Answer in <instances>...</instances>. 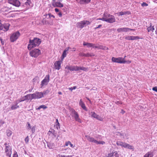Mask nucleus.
<instances>
[{
	"label": "nucleus",
	"instance_id": "9d476101",
	"mask_svg": "<svg viewBox=\"0 0 157 157\" xmlns=\"http://www.w3.org/2000/svg\"><path fill=\"white\" fill-rule=\"evenodd\" d=\"M8 3L11 4L19 7L20 6V2L18 0H8Z\"/></svg>",
	"mask_w": 157,
	"mask_h": 157
},
{
	"label": "nucleus",
	"instance_id": "864d4df0",
	"mask_svg": "<svg viewBox=\"0 0 157 157\" xmlns=\"http://www.w3.org/2000/svg\"><path fill=\"white\" fill-rule=\"evenodd\" d=\"M56 124L57 125H58V126L59 127L60 126V124L58 122V120L57 119L56 120Z\"/></svg>",
	"mask_w": 157,
	"mask_h": 157
},
{
	"label": "nucleus",
	"instance_id": "0eeeda50",
	"mask_svg": "<svg viewBox=\"0 0 157 157\" xmlns=\"http://www.w3.org/2000/svg\"><path fill=\"white\" fill-rule=\"evenodd\" d=\"M20 33L18 31H17L13 33L10 36V40L11 42H13L15 41L20 36Z\"/></svg>",
	"mask_w": 157,
	"mask_h": 157
},
{
	"label": "nucleus",
	"instance_id": "c9c22d12",
	"mask_svg": "<svg viewBox=\"0 0 157 157\" xmlns=\"http://www.w3.org/2000/svg\"><path fill=\"white\" fill-rule=\"evenodd\" d=\"M39 79V78L37 76H36L35 77V78L33 80V82L34 84L35 82H38V80Z\"/></svg>",
	"mask_w": 157,
	"mask_h": 157
},
{
	"label": "nucleus",
	"instance_id": "338daca9",
	"mask_svg": "<svg viewBox=\"0 0 157 157\" xmlns=\"http://www.w3.org/2000/svg\"><path fill=\"white\" fill-rule=\"evenodd\" d=\"M59 155V157H65V155Z\"/></svg>",
	"mask_w": 157,
	"mask_h": 157
},
{
	"label": "nucleus",
	"instance_id": "dca6fc26",
	"mask_svg": "<svg viewBox=\"0 0 157 157\" xmlns=\"http://www.w3.org/2000/svg\"><path fill=\"white\" fill-rule=\"evenodd\" d=\"M119 155L117 151H113L108 154L107 157H119Z\"/></svg>",
	"mask_w": 157,
	"mask_h": 157
},
{
	"label": "nucleus",
	"instance_id": "c03bdc74",
	"mask_svg": "<svg viewBox=\"0 0 157 157\" xmlns=\"http://www.w3.org/2000/svg\"><path fill=\"white\" fill-rule=\"evenodd\" d=\"M131 36H127L125 37V39L128 40H131Z\"/></svg>",
	"mask_w": 157,
	"mask_h": 157
},
{
	"label": "nucleus",
	"instance_id": "37998d69",
	"mask_svg": "<svg viewBox=\"0 0 157 157\" xmlns=\"http://www.w3.org/2000/svg\"><path fill=\"white\" fill-rule=\"evenodd\" d=\"M27 129H30L31 128V126L30 123L29 122H28L27 123Z\"/></svg>",
	"mask_w": 157,
	"mask_h": 157
},
{
	"label": "nucleus",
	"instance_id": "58836bf2",
	"mask_svg": "<svg viewBox=\"0 0 157 157\" xmlns=\"http://www.w3.org/2000/svg\"><path fill=\"white\" fill-rule=\"evenodd\" d=\"M78 55L79 56L81 57H86V54L82 52H81L79 53L78 54Z\"/></svg>",
	"mask_w": 157,
	"mask_h": 157
},
{
	"label": "nucleus",
	"instance_id": "cd10ccee",
	"mask_svg": "<svg viewBox=\"0 0 157 157\" xmlns=\"http://www.w3.org/2000/svg\"><path fill=\"white\" fill-rule=\"evenodd\" d=\"M32 2L31 0H27L26 2H25V4L28 7H29L31 6Z\"/></svg>",
	"mask_w": 157,
	"mask_h": 157
},
{
	"label": "nucleus",
	"instance_id": "7c9ffc66",
	"mask_svg": "<svg viewBox=\"0 0 157 157\" xmlns=\"http://www.w3.org/2000/svg\"><path fill=\"white\" fill-rule=\"evenodd\" d=\"M19 107V106L17 105V103L15 105H13L11 107L12 110H14Z\"/></svg>",
	"mask_w": 157,
	"mask_h": 157
},
{
	"label": "nucleus",
	"instance_id": "4468645a",
	"mask_svg": "<svg viewBox=\"0 0 157 157\" xmlns=\"http://www.w3.org/2000/svg\"><path fill=\"white\" fill-rule=\"evenodd\" d=\"M135 30L134 29H130L128 28H118L117 29V31L118 33L127 32L129 30L134 31Z\"/></svg>",
	"mask_w": 157,
	"mask_h": 157
},
{
	"label": "nucleus",
	"instance_id": "a18cd8bd",
	"mask_svg": "<svg viewBox=\"0 0 157 157\" xmlns=\"http://www.w3.org/2000/svg\"><path fill=\"white\" fill-rule=\"evenodd\" d=\"M124 15H129L131 13L130 11H127L125 12H124Z\"/></svg>",
	"mask_w": 157,
	"mask_h": 157
},
{
	"label": "nucleus",
	"instance_id": "f704fd0d",
	"mask_svg": "<svg viewBox=\"0 0 157 157\" xmlns=\"http://www.w3.org/2000/svg\"><path fill=\"white\" fill-rule=\"evenodd\" d=\"M79 67L73 66V71H79Z\"/></svg>",
	"mask_w": 157,
	"mask_h": 157
},
{
	"label": "nucleus",
	"instance_id": "ea45409f",
	"mask_svg": "<svg viewBox=\"0 0 157 157\" xmlns=\"http://www.w3.org/2000/svg\"><path fill=\"white\" fill-rule=\"evenodd\" d=\"M105 144V142L104 141H97V143H96V144Z\"/></svg>",
	"mask_w": 157,
	"mask_h": 157
},
{
	"label": "nucleus",
	"instance_id": "49530a36",
	"mask_svg": "<svg viewBox=\"0 0 157 157\" xmlns=\"http://www.w3.org/2000/svg\"><path fill=\"white\" fill-rule=\"evenodd\" d=\"M8 8H9V10H11L10 12H13V11H17V10H15V9L14 8H13L12 7H10L9 8L8 7Z\"/></svg>",
	"mask_w": 157,
	"mask_h": 157
},
{
	"label": "nucleus",
	"instance_id": "774afa93",
	"mask_svg": "<svg viewBox=\"0 0 157 157\" xmlns=\"http://www.w3.org/2000/svg\"><path fill=\"white\" fill-rule=\"evenodd\" d=\"M72 157V156H71V155H68V156H66L65 155V157Z\"/></svg>",
	"mask_w": 157,
	"mask_h": 157
},
{
	"label": "nucleus",
	"instance_id": "13d9d810",
	"mask_svg": "<svg viewBox=\"0 0 157 157\" xmlns=\"http://www.w3.org/2000/svg\"><path fill=\"white\" fill-rule=\"evenodd\" d=\"M102 25H99L97 27H96L94 29H96L98 28H100L102 26Z\"/></svg>",
	"mask_w": 157,
	"mask_h": 157
},
{
	"label": "nucleus",
	"instance_id": "6ab92c4d",
	"mask_svg": "<svg viewBox=\"0 0 157 157\" xmlns=\"http://www.w3.org/2000/svg\"><path fill=\"white\" fill-rule=\"evenodd\" d=\"M24 98V100H25V101L29 100H32L34 99L33 96V94H27L25 96Z\"/></svg>",
	"mask_w": 157,
	"mask_h": 157
},
{
	"label": "nucleus",
	"instance_id": "bf43d9fd",
	"mask_svg": "<svg viewBox=\"0 0 157 157\" xmlns=\"http://www.w3.org/2000/svg\"><path fill=\"white\" fill-rule=\"evenodd\" d=\"M95 47H97V46H96L95 45V44L92 43L90 47H92L93 48H95Z\"/></svg>",
	"mask_w": 157,
	"mask_h": 157
},
{
	"label": "nucleus",
	"instance_id": "f257e3e1",
	"mask_svg": "<svg viewBox=\"0 0 157 157\" xmlns=\"http://www.w3.org/2000/svg\"><path fill=\"white\" fill-rule=\"evenodd\" d=\"M41 42V40L37 37H34L33 39H30L27 46L28 49L30 50L32 48L38 46Z\"/></svg>",
	"mask_w": 157,
	"mask_h": 157
},
{
	"label": "nucleus",
	"instance_id": "de8ad7c7",
	"mask_svg": "<svg viewBox=\"0 0 157 157\" xmlns=\"http://www.w3.org/2000/svg\"><path fill=\"white\" fill-rule=\"evenodd\" d=\"M25 141L26 143H28L29 141V137L28 136H27L25 139Z\"/></svg>",
	"mask_w": 157,
	"mask_h": 157
},
{
	"label": "nucleus",
	"instance_id": "e433bc0d",
	"mask_svg": "<svg viewBox=\"0 0 157 157\" xmlns=\"http://www.w3.org/2000/svg\"><path fill=\"white\" fill-rule=\"evenodd\" d=\"M79 71L82 70L84 71H86L88 70L87 68L84 67H79Z\"/></svg>",
	"mask_w": 157,
	"mask_h": 157
},
{
	"label": "nucleus",
	"instance_id": "603ef678",
	"mask_svg": "<svg viewBox=\"0 0 157 157\" xmlns=\"http://www.w3.org/2000/svg\"><path fill=\"white\" fill-rule=\"evenodd\" d=\"M141 6H148V4L145 2H143L141 4Z\"/></svg>",
	"mask_w": 157,
	"mask_h": 157
},
{
	"label": "nucleus",
	"instance_id": "a211bd4d",
	"mask_svg": "<svg viewBox=\"0 0 157 157\" xmlns=\"http://www.w3.org/2000/svg\"><path fill=\"white\" fill-rule=\"evenodd\" d=\"M70 48V47H68L66 48L63 51L62 56H61V59L62 61H63V59L66 56L67 54L66 52L68 51Z\"/></svg>",
	"mask_w": 157,
	"mask_h": 157
},
{
	"label": "nucleus",
	"instance_id": "680f3d73",
	"mask_svg": "<svg viewBox=\"0 0 157 157\" xmlns=\"http://www.w3.org/2000/svg\"><path fill=\"white\" fill-rule=\"evenodd\" d=\"M58 14L59 17H61L62 15V14L61 12H59V13H58Z\"/></svg>",
	"mask_w": 157,
	"mask_h": 157
},
{
	"label": "nucleus",
	"instance_id": "e2e57ef3",
	"mask_svg": "<svg viewBox=\"0 0 157 157\" xmlns=\"http://www.w3.org/2000/svg\"><path fill=\"white\" fill-rule=\"evenodd\" d=\"M55 11L56 12H59V9L57 8L55 9Z\"/></svg>",
	"mask_w": 157,
	"mask_h": 157
},
{
	"label": "nucleus",
	"instance_id": "f03ea898",
	"mask_svg": "<svg viewBox=\"0 0 157 157\" xmlns=\"http://www.w3.org/2000/svg\"><path fill=\"white\" fill-rule=\"evenodd\" d=\"M98 20H101L104 21H106L109 23H113L115 21V18L114 17L110 15L107 12H105L102 18H98Z\"/></svg>",
	"mask_w": 157,
	"mask_h": 157
},
{
	"label": "nucleus",
	"instance_id": "2eb2a0df",
	"mask_svg": "<svg viewBox=\"0 0 157 157\" xmlns=\"http://www.w3.org/2000/svg\"><path fill=\"white\" fill-rule=\"evenodd\" d=\"M91 116L97 119V120L100 121H102L103 120V118L101 117L97 114H96L94 112H91Z\"/></svg>",
	"mask_w": 157,
	"mask_h": 157
},
{
	"label": "nucleus",
	"instance_id": "c756f323",
	"mask_svg": "<svg viewBox=\"0 0 157 157\" xmlns=\"http://www.w3.org/2000/svg\"><path fill=\"white\" fill-rule=\"evenodd\" d=\"M131 40H136L138 39H142V38H140L139 36H131Z\"/></svg>",
	"mask_w": 157,
	"mask_h": 157
},
{
	"label": "nucleus",
	"instance_id": "6e6d98bb",
	"mask_svg": "<svg viewBox=\"0 0 157 157\" xmlns=\"http://www.w3.org/2000/svg\"><path fill=\"white\" fill-rule=\"evenodd\" d=\"M119 16H122L124 15V12L122 11H121L119 13Z\"/></svg>",
	"mask_w": 157,
	"mask_h": 157
},
{
	"label": "nucleus",
	"instance_id": "8fccbe9b",
	"mask_svg": "<svg viewBox=\"0 0 157 157\" xmlns=\"http://www.w3.org/2000/svg\"><path fill=\"white\" fill-rule=\"evenodd\" d=\"M76 88V87L75 86H74L73 87H71V88H69V89L71 91H72L73 90L75 89Z\"/></svg>",
	"mask_w": 157,
	"mask_h": 157
},
{
	"label": "nucleus",
	"instance_id": "f3484780",
	"mask_svg": "<svg viewBox=\"0 0 157 157\" xmlns=\"http://www.w3.org/2000/svg\"><path fill=\"white\" fill-rule=\"evenodd\" d=\"M86 137L87 138V140L90 142L94 143L96 144L97 140H95L94 138L88 136H86Z\"/></svg>",
	"mask_w": 157,
	"mask_h": 157
},
{
	"label": "nucleus",
	"instance_id": "412c9836",
	"mask_svg": "<svg viewBox=\"0 0 157 157\" xmlns=\"http://www.w3.org/2000/svg\"><path fill=\"white\" fill-rule=\"evenodd\" d=\"M125 143L121 141H117V142L116 144L117 146H121L122 147H124Z\"/></svg>",
	"mask_w": 157,
	"mask_h": 157
},
{
	"label": "nucleus",
	"instance_id": "72a5a7b5",
	"mask_svg": "<svg viewBox=\"0 0 157 157\" xmlns=\"http://www.w3.org/2000/svg\"><path fill=\"white\" fill-rule=\"evenodd\" d=\"M68 145H70L71 147H74L73 146V145L71 143L70 141L66 142L65 143V146H68Z\"/></svg>",
	"mask_w": 157,
	"mask_h": 157
},
{
	"label": "nucleus",
	"instance_id": "052dcab7",
	"mask_svg": "<svg viewBox=\"0 0 157 157\" xmlns=\"http://www.w3.org/2000/svg\"><path fill=\"white\" fill-rule=\"evenodd\" d=\"M115 103L116 104H122V102L121 101H117V102H116Z\"/></svg>",
	"mask_w": 157,
	"mask_h": 157
},
{
	"label": "nucleus",
	"instance_id": "c85d7f7f",
	"mask_svg": "<svg viewBox=\"0 0 157 157\" xmlns=\"http://www.w3.org/2000/svg\"><path fill=\"white\" fill-rule=\"evenodd\" d=\"M65 69L71 71H73V66L67 65L65 67Z\"/></svg>",
	"mask_w": 157,
	"mask_h": 157
},
{
	"label": "nucleus",
	"instance_id": "39448f33",
	"mask_svg": "<svg viewBox=\"0 0 157 157\" xmlns=\"http://www.w3.org/2000/svg\"><path fill=\"white\" fill-rule=\"evenodd\" d=\"M90 22L88 21L83 20L78 22L76 24V25L77 28L81 29L84 27L90 25Z\"/></svg>",
	"mask_w": 157,
	"mask_h": 157
},
{
	"label": "nucleus",
	"instance_id": "79ce46f5",
	"mask_svg": "<svg viewBox=\"0 0 157 157\" xmlns=\"http://www.w3.org/2000/svg\"><path fill=\"white\" fill-rule=\"evenodd\" d=\"M36 127L35 126L33 127L32 128H31V132L32 133H34L35 131Z\"/></svg>",
	"mask_w": 157,
	"mask_h": 157
},
{
	"label": "nucleus",
	"instance_id": "7ed1b4c3",
	"mask_svg": "<svg viewBox=\"0 0 157 157\" xmlns=\"http://www.w3.org/2000/svg\"><path fill=\"white\" fill-rule=\"evenodd\" d=\"M70 111L71 113L72 116L74 118L75 121L79 123H81L82 122V120L79 117V115L78 113L72 108L70 109Z\"/></svg>",
	"mask_w": 157,
	"mask_h": 157
},
{
	"label": "nucleus",
	"instance_id": "5fc2aeb1",
	"mask_svg": "<svg viewBox=\"0 0 157 157\" xmlns=\"http://www.w3.org/2000/svg\"><path fill=\"white\" fill-rule=\"evenodd\" d=\"M152 90L157 92V87L155 86L152 88Z\"/></svg>",
	"mask_w": 157,
	"mask_h": 157
},
{
	"label": "nucleus",
	"instance_id": "4c0bfd02",
	"mask_svg": "<svg viewBox=\"0 0 157 157\" xmlns=\"http://www.w3.org/2000/svg\"><path fill=\"white\" fill-rule=\"evenodd\" d=\"M47 108V107L46 106L44 105H42L39 106L36 109L38 110H40L41 108L45 109Z\"/></svg>",
	"mask_w": 157,
	"mask_h": 157
},
{
	"label": "nucleus",
	"instance_id": "ddd939ff",
	"mask_svg": "<svg viewBox=\"0 0 157 157\" xmlns=\"http://www.w3.org/2000/svg\"><path fill=\"white\" fill-rule=\"evenodd\" d=\"M0 20V30H3L4 31H7L9 29V25L7 24H2Z\"/></svg>",
	"mask_w": 157,
	"mask_h": 157
},
{
	"label": "nucleus",
	"instance_id": "4be33fe9",
	"mask_svg": "<svg viewBox=\"0 0 157 157\" xmlns=\"http://www.w3.org/2000/svg\"><path fill=\"white\" fill-rule=\"evenodd\" d=\"M147 29L148 32H153L155 30V28L154 26H153L152 24L151 23L150 24V26L148 27Z\"/></svg>",
	"mask_w": 157,
	"mask_h": 157
},
{
	"label": "nucleus",
	"instance_id": "393cba45",
	"mask_svg": "<svg viewBox=\"0 0 157 157\" xmlns=\"http://www.w3.org/2000/svg\"><path fill=\"white\" fill-rule=\"evenodd\" d=\"M45 17L46 18H47L48 19L50 18L51 17H52L53 18L55 17V16L51 14V13H48V14H46L44 15Z\"/></svg>",
	"mask_w": 157,
	"mask_h": 157
},
{
	"label": "nucleus",
	"instance_id": "1a4fd4ad",
	"mask_svg": "<svg viewBox=\"0 0 157 157\" xmlns=\"http://www.w3.org/2000/svg\"><path fill=\"white\" fill-rule=\"evenodd\" d=\"M46 92L45 91L42 92H36L33 94L34 99H39L43 97L44 95L46 94Z\"/></svg>",
	"mask_w": 157,
	"mask_h": 157
},
{
	"label": "nucleus",
	"instance_id": "6e6552de",
	"mask_svg": "<svg viewBox=\"0 0 157 157\" xmlns=\"http://www.w3.org/2000/svg\"><path fill=\"white\" fill-rule=\"evenodd\" d=\"M111 60L113 62L119 63H124L125 62L124 61V58L122 57L115 58L113 57L112 58Z\"/></svg>",
	"mask_w": 157,
	"mask_h": 157
},
{
	"label": "nucleus",
	"instance_id": "3c124183",
	"mask_svg": "<svg viewBox=\"0 0 157 157\" xmlns=\"http://www.w3.org/2000/svg\"><path fill=\"white\" fill-rule=\"evenodd\" d=\"M13 157H18V155L16 152H14V153L13 154Z\"/></svg>",
	"mask_w": 157,
	"mask_h": 157
},
{
	"label": "nucleus",
	"instance_id": "69168bd1",
	"mask_svg": "<svg viewBox=\"0 0 157 157\" xmlns=\"http://www.w3.org/2000/svg\"><path fill=\"white\" fill-rule=\"evenodd\" d=\"M25 100H24V99H20L19 100V102H21L22 101H24Z\"/></svg>",
	"mask_w": 157,
	"mask_h": 157
},
{
	"label": "nucleus",
	"instance_id": "423d86ee",
	"mask_svg": "<svg viewBox=\"0 0 157 157\" xmlns=\"http://www.w3.org/2000/svg\"><path fill=\"white\" fill-rule=\"evenodd\" d=\"M62 1V0H52V5L54 7H63L64 5L61 3Z\"/></svg>",
	"mask_w": 157,
	"mask_h": 157
},
{
	"label": "nucleus",
	"instance_id": "b1692460",
	"mask_svg": "<svg viewBox=\"0 0 157 157\" xmlns=\"http://www.w3.org/2000/svg\"><path fill=\"white\" fill-rule=\"evenodd\" d=\"M153 153L151 151H149L146 153L143 157H153Z\"/></svg>",
	"mask_w": 157,
	"mask_h": 157
},
{
	"label": "nucleus",
	"instance_id": "a19ab883",
	"mask_svg": "<svg viewBox=\"0 0 157 157\" xmlns=\"http://www.w3.org/2000/svg\"><path fill=\"white\" fill-rule=\"evenodd\" d=\"M42 22L43 24H46L48 23V22L46 21L45 18H44L42 21Z\"/></svg>",
	"mask_w": 157,
	"mask_h": 157
},
{
	"label": "nucleus",
	"instance_id": "5701e85b",
	"mask_svg": "<svg viewBox=\"0 0 157 157\" xmlns=\"http://www.w3.org/2000/svg\"><path fill=\"white\" fill-rule=\"evenodd\" d=\"M95 48H98L99 49H101L103 50H108L109 48L106 46H104L102 45H99L98 46L95 47Z\"/></svg>",
	"mask_w": 157,
	"mask_h": 157
},
{
	"label": "nucleus",
	"instance_id": "a878e982",
	"mask_svg": "<svg viewBox=\"0 0 157 157\" xmlns=\"http://www.w3.org/2000/svg\"><path fill=\"white\" fill-rule=\"evenodd\" d=\"M91 0H80V3L82 4H86L90 2Z\"/></svg>",
	"mask_w": 157,
	"mask_h": 157
},
{
	"label": "nucleus",
	"instance_id": "20e7f679",
	"mask_svg": "<svg viewBox=\"0 0 157 157\" xmlns=\"http://www.w3.org/2000/svg\"><path fill=\"white\" fill-rule=\"evenodd\" d=\"M30 56L34 58H36L41 54L40 50L38 48H35L29 52Z\"/></svg>",
	"mask_w": 157,
	"mask_h": 157
},
{
	"label": "nucleus",
	"instance_id": "09e8293b",
	"mask_svg": "<svg viewBox=\"0 0 157 157\" xmlns=\"http://www.w3.org/2000/svg\"><path fill=\"white\" fill-rule=\"evenodd\" d=\"M11 134H12L11 132V131H10V130H9L7 132V136H11Z\"/></svg>",
	"mask_w": 157,
	"mask_h": 157
},
{
	"label": "nucleus",
	"instance_id": "f8f14e48",
	"mask_svg": "<svg viewBox=\"0 0 157 157\" xmlns=\"http://www.w3.org/2000/svg\"><path fill=\"white\" fill-rule=\"evenodd\" d=\"M50 76L49 75H46L45 77L41 81V85L42 86L44 85H46L49 81Z\"/></svg>",
	"mask_w": 157,
	"mask_h": 157
},
{
	"label": "nucleus",
	"instance_id": "2f4dec72",
	"mask_svg": "<svg viewBox=\"0 0 157 157\" xmlns=\"http://www.w3.org/2000/svg\"><path fill=\"white\" fill-rule=\"evenodd\" d=\"M94 56L95 55L93 53H86V57H92Z\"/></svg>",
	"mask_w": 157,
	"mask_h": 157
},
{
	"label": "nucleus",
	"instance_id": "bb28decb",
	"mask_svg": "<svg viewBox=\"0 0 157 157\" xmlns=\"http://www.w3.org/2000/svg\"><path fill=\"white\" fill-rule=\"evenodd\" d=\"M124 148H127L129 149H133V147L132 146L130 145L129 144L125 143Z\"/></svg>",
	"mask_w": 157,
	"mask_h": 157
},
{
	"label": "nucleus",
	"instance_id": "4d7b16f0",
	"mask_svg": "<svg viewBox=\"0 0 157 157\" xmlns=\"http://www.w3.org/2000/svg\"><path fill=\"white\" fill-rule=\"evenodd\" d=\"M124 61H125V63H131V61L130 60L126 61L124 60Z\"/></svg>",
	"mask_w": 157,
	"mask_h": 157
},
{
	"label": "nucleus",
	"instance_id": "aec40b11",
	"mask_svg": "<svg viewBox=\"0 0 157 157\" xmlns=\"http://www.w3.org/2000/svg\"><path fill=\"white\" fill-rule=\"evenodd\" d=\"M79 104V105L81 106L83 109L86 111L87 110L86 108L85 105V104L82 101V100L81 99L80 100Z\"/></svg>",
	"mask_w": 157,
	"mask_h": 157
},
{
	"label": "nucleus",
	"instance_id": "0e129e2a",
	"mask_svg": "<svg viewBox=\"0 0 157 157\" xmlns=\"http://www.w3.org/2000/svg\"><path fill=\"white\" fill-rule=\"evenodd\" d=\"M76 51V48H73L71 50V51L75 52Z\"/></svg>",
	"mask_w": 157,
	"mask_h": 157
},
{
	"label": "nucleus",
	"instance_id": "473e14b6",
	"mask_svg": "<svg viewBox=\"0 0 157 157\" xmlns=\"http://www.w3.org/2000/svg\"><path fill=\"white\" fill-rule=\"evenodd\" d=\"M92 43H88L84 42L83 45L84 46H86L88 47H90Z\"/></svg>",
	"mask_w": 157,
	"mask_h": 157
},
{
	"label": "nucleus",
	"instance_id": "9b49d317",
	"mask_svg": "<svg viewBox=\"0 0 157 157\" xmlns=\"http://www.w3.org/2000/svg\"><path fill=\"white\" fill-rule=\"evenodd\" d=\"M62 61H56L53 65L54 68L56 70H59L61 68V64Z\"/></svg>",
	"mask_w": 157,
	"mask_h": 157
}]
</instances>
